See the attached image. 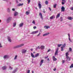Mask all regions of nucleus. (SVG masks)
<instances>
[{"label": "nucleus", "instance_id": "nucleus-1", "mask_svg": "<svg viewBox=\"0 0 73 73\" xmlns=\"http://www.w3.org/2000/svg\"><path fill=\"white\" fill-rule=\"evenodd\" d=\"M12 17H8L7 20V22L8 23H10L11 21V20H12Z\"/></svg>", "mask_w": 73, "mask_h": 73}, {"label": "nucleus", "instance_id": "nucleus-2", "mask_svg": "<svg viewBox=\"0 0 73 73\" xmlns=\"http://www.w3.org/2000/svg\"><path fill=\"white\" fill-rule=\"evenodd\" d=\"M3 58L5 60V59H8L9 58V56L8 55H5L3 56Z\"/></svg>", "mask_w": 73, "mask_h": 73}, {"label": "nucleus", "instance_id": "nucleus-3", "mask_svg": "<svg viewBox=\"0 0 73 73\" xmlns=\"http://www.w3.org/2000/svg\"><path fill=\"white\" fill-rule=\"evenodd\" d=\"M58 48H57L55 52L54 56H57L58 55Z\"/></svg>", "mask_w": 73, "mask_h": 73}, {"label": "nucleus", "instance_id": "nucleus-4", "mask_svg": "<svg viewBox=\"0 0 73 73\" xmlns=\"http://www.w3.org/2000/svg\"><path fill=\"white\" fill-rule=\"evenodd\" d=\"M7 39L9 42H12V40L11 38V37L9 36H7Z\"/></svg>", "mask_w": 73, "mask_h": 73}, {"label": "nucleus", "instance_id": "nucleus-5", "mask_svg": "<svg viewBox=\"0 0 73 73\" xmlns=\"http://www.w3.org/2000/svg\"><path fill=\"white\" fill-rule=\"evenodd\" d=\"M7 67L6 66H3L2 68V70H6V69H7Z\"/></svg>", "mask_w": 73, "mask_h": 73}, {"label": "nucleus", "instance_id": "nucleus-6", "mask_svg": "<svg viewBox=\"0 0 73 73\" xmlns=\"http://www.w3.org/2000/svg\"><path fill=\"white\" fill-rule=\"evenodd\" d=\"M38 7L39 8V9H41V2H40V1H39L38 2Z\"/></svg>", "mask_w": 73, "mask_h": 73}, {"label": "nucleus", "instance_id": "nucleus-7", "mask_svg": "<svg viewBox=\"0 0 73 73\" xmlns=\"http://www.w3.org/2000/svg\"><path fill=\"white\" fill-rule=\"evenodd\" d=\"M27 52V50H25V49H23L22 50V53H25Z\"/></svg>", "mask_w": 73, "mask_h": 73}, {"label": "nucleus", "instance_id": "nucleus-8", "mask_svg": "<svg viewBox=\"0 0 73 73\" xmlns=\"http://www.w3.org/2000/svg\"><path fill=\"white\" fill-rule=\"evenodd\" d=\"M7 10L8 13H11V9L10 8H7Z\"/></svg>", "mask_w": 73, "mask_h": 73}, {"label": "nucleus", "instance_id": "nucleus-9", "mask_svg": "<svg viewBox=\"0 0 73 73\" xmlns=\"http://www.w3.org/2000/svg\"><path fill=\"white\" fill-rule=\"evenodd\" d=\"M38 32V31H34V32H32L31 33V34H32V35H35V34L37 33Z\"/></svg>", "mask_w": 73, "mask_h": 73}, {"label": "nucleus", "instance_id": "nucleus-10", "mask_svg": "<svg viewBox=\"0 0 73 73\" xmlns=\"http://www.w3.org/2000/svg\"><path fill=\"white\" fill-rule=\"evenodd\" d=\"M18 68H16L14 71H13L12 73H15L17 71V69Z\"/></svg>", "mask_w": 73, "mask_h": 73}, {"label": "nucleus", "instance_id": "nucleus-11", "mask_svg": "<svg viewBox=\"0 0 73 73\" xmlns=\"http://www.w3.org/2000/svg\"><path fill=\"white\" fill-rule=\"evenodd\" d=\"M61 9L62 12H64L65 11V7H64V6H62L61 8Z\"/></svg>", "mask_w": 73, "mask_h": 73}, {"label": "nucleus", "instance_id": "nucleus-12", "mask_svg": "<svg viewBox=\"0 0 73 73\" xmlns=\"http://www.w3.org/2000/svg\"><path fill=\"white\" fill-rule=\"evenodd\" d=\"M43 62H44V60L42 59L40 61V66H41V65H42V63H43Z\"/></svg>", "mask_w": 73, "mask_h": 73}, {"label": "nucleus", "instance_id": "nucleus-13", "mask_svg": "<svg viewBox=\"0 0 73 73\" xmlns=\"http://www.w3.org/2000/svg\"><path fill=\"white\" fill-rule=\"evenodd\" d=\"M40 49L42 50L44 49H45V46H41L40 47Z\"/></svg>", "mask_w": 73, "mask_h": 73}, {"label": "nucleus", "instance_id": "nucleus-14", "mask_svg": "<svg viewBox=\"0 0 73 73\" xmlns=\"http://www.w3.org/2000/svg\"><path fill=\"white\" fill-rule=\"evenodd\" d=\"M68 39L69 40L70 42H72V40H70V34L68 33Z\"/></svg>", "mask_w": 73, "mask_h": 73}, {"label": "nucleus", "instance_id": "nucleus-15", "mask_svg": "<svg viewBox=\"0 0 73 73\" xmlns=\"http://www.w3.org/2000/svg\"><path fill=\"white\" fill-rule=\"evenodd\" d=\"M68 39L69 40L70 42H72V40H70V34L68 33Z\"/></svg>", "mask_w": 73, "mask_h": 73}, {"label": "nucleus", "instance_id": "nucleus-16", "mask_svg": "<svg viewBox=\"0 0 73 73\" xmlns=\"http://www.w3.org/2000/svg\"><path fill=\"white\" fill-rule=\"evenodd\" d=\"M18 12L16 11H15L14 13V16H16L18 15Z\"/></svg>", "mask_w": 73, "mask_h": 73}, {"label": "nucleus", "instance_id": "nucleus-17", "mask_svg": "<svg viewBox=\"0 0 73 73\" xmlns=\"http://www.w3.org/2000/svg\"><path fill=\"white\" fill-rule=\"evenodd\" d=\"M49 34V33H46L45 34H44V35H43V36H47Z\"/></svg>", "mask_w": 73, "mask_h": 73}, {"label": "nucleus", "instance_id": "nucleus-18", "mask_svg": "<svg viewBox=\"0 0 73 73\" xmlns=\"http://www.w3.org/2000/svg\"><path fill=\"white\" fill-rule=\"evenodd\" d=\"M55 17V16H54V15H53L50 17V19H51V20H52L53 19H54Z\"/></svg>", "mask_w": 73, "mask_h": 73}, {"label": "nucleus", "instance_id": "nucleus-19", "mask_svg": "<svg viewBox=\"0 0 73 73\" xmlns=\"http://www.w3.org/2000/svg\"><path fill=\"white\" fill-rule=\"evenodd\" d=\"M39 15L40 16V18L42 19H42H43L42 15V14L40 12L39 13Z\"/></svg>", "mask_w": 73, "mask_h": 73}, {"label": "nucleus", "instance_id": "nucleus-20", "mask_svg": "<svg viewBox=\"0 0 73 73\" xmlns=\"http://www.w3.org/2000/svg\"><path fill=\"white\" fill-rule=\"evenodd\" d=\"M67 60L70 61V57H69V56H67L66 57Z\"/></svg>", "mask_w": 73, "mask_h": 73}, {"label": "nucleus", "instance_id": "nucleus-21", "mask_svg": "<svg viewBox=\"0 0 73 73\" xmlns=\"http://www.w3.org/2000/svg\"><path fill=\"white\" fill-rule=\"evenodd\" d=\"M53 61H56V60H57V59H56V58H55V57L54 56H53Z\"/></svg>", "mask_w": 73, "mask_h": 73}, {"label": "nucleus", "instance_id": "nucleus-22", "mask_svg": "<svg viewBox=\"0 0 73 73\" xmlns=\"http://www.w3.org/2000/svg\"><path fill=\"white\" fill-rule=\"evenodd\" d=\"M24 25V23H21L19 24V27H22L23 26V25Z\"/></svg>", "mask_w": 73, "mask_h": 73}, {"label": "nucleus", "instance_id": "nucleus-23", "mask_svg": "<svg viewBox=\"0 0 73 73\" xmlns=\"http://www.w3.org/2000/svg\"><path fill=\"white\" fill-rule=\"evenodd\" d=\"M16 22L14 23L13 24V27H16Z\"/></svg>", "mask_w": 73, "mask_h": 73}, {"label": "nucleus", "instance_id": "nucleus-24", "mask_svg": "<svg viewBox=\"0 0 73 73\" xmlns=\"http://www.w3.org/2000/svg\"><path fill=\"white\" fill-rule=\"evenodd\" d=\"M39 56V54L37 53L34 56V58H35L36 57H38Z\"/></svg>", "mask_w": 73, "mask_h": 73}, {"label": "nucleus", "instance_id": "nucleus-25", "mask_svg": "<svg viewBox=\"0 0 73 73\" xmlns=\"http://www.w3.org/2000/svg\"><path fill=\"white\" fill-rule=\"evenodd\" d=\"M60 13H59L58 14L57 16L56 17V18L57 19L58 17H60Z\"/></svg>", "mask_w": 73, "mask_h": 73}, {"label": "nucleus", "instance_id": "nucleus-26", "mask_svg": "<svg viewBox=\"0 0 73 73\" xmlns=\"http://www.w3.org/2000/svg\"><path fill=\"white\" fill-rule=\"evenodd\" d=\"M68 20H72L73 19V18L71 17H68Z\"/></svg>", "mask_w": 73, "mask_h": 73}, {"label": "nucleus", "instance_id": "nucleus-27", "mask_svg": "<svg viewBox=\"0 0 73 73\" xmlns=\"http://www.w3.org/2000/svg\"><path fill=\"white\" fill-rule=\"evenodd\" d=\"M17 55H16L15 56L14 58V60H17Z\"/></svg>", "mask_w": 73, "mask_h": 73}, {"label": "nucleus", "instance_id": "nucleus-28", "mask_svg": "<svg viewBox=\"0 0 73 73\" xmlns=\"http://www.w3.org/2000/svg\"><path fill=\"white\" fill-rule=\"evenodd\" d=\"M19 48V46H14L13 47V49H16L17 48Z\"/></svg>", "mask_w": 73, "mask_h": 73}, {"label": "nucleus", "instance_id": "nucleus-29", "mask_svg": "<svg viewBox=\"0 0 73 73\" xmlns=\"http://www.w3.org/2000/svg\"><path fill=\"white\" fill-rule=\"evenodd\" d=\"M31 56L33 58H35V56H34V55H33V54L32 53H31Z\"/></svg>", "mask_w": 73, "mask_h": 73}, {"label": "nucleus", "instance_id": "nucleus-30", "mask_svg": "<svg viewBox=\"0 0 73 73\" xmlns=\"http://www.w3.org/2000/svg\"><path fill=\"white\" fill-rule=\"evenodd\" d=\"M24 45V44H21L19 45V47H21V46H23Z\"/></svg>", "mask_w": 73, "mask_h": 73}, {"label": "nucleus", "instance_id": "nucleus-31", "mask_svg": "<svg viewBox=\"0 0 73 73\" xmlns=\"http://www.w3.org/2000/svg\"><path fill=\"white\" fill-rule=\"evenodd\" d=\"M29 14V12L26 11V15H28Z\"/></svg>", "mask_w": 73, "mask_h": 73}, {"label": "nucleus", "instance_id": "nucleus-32", "mask_svg": "<svg viewBox=\"0 0 73 73\" xmlns=\"http://www.w3.org/2000/svg\"><path fill=\"white\" fill-rule=\"evenodd\" d=\"M68 54H69L68 53V52H66V57H68Z\"/></svg>", "mask_w": 73, "mask_h": 73}, {"label": "nucleus", "instance_id": "nucleus-33", "mask_svg": "<svg viewBox=\"0 0 73 73\" xmlns=\"http://www.w3.org/2000/svg\"><path fill=\"white\" fill-rule=\"evenodd\" d=\"M23 3H19V6H23Z\"/></svg>", "mask_w": 73, "mask_h": 73}, {"label": "nucleus", "instance_id": "nucleus-34", "mask_svg": "<svg viewBox=\"0 0 73 73\" xmlns=\"http://www.w3.org/2000/svg\"><path fill=\"white\" fill-rule=\"evenodd\" d=\"M61 51H64V48H63V47L62 46L61 47Z\"/></svg>", "mask_w": 73, "mask_h": 73}, {"label": "nucleus", "instance_id": "nucleus-35", "mask_svg": "<svg viewBox=\"0 0 73 73\" xmlns=\"http://www.w3.org/2000/svg\"><path fill=\"white\" fill-rule=\"evenodd\" d=\"M27 1L28 2L27 4H29L30 3V2H31V0H27Z\"/></svg>", "mask_w": 73, "mask_h": 73}, {"label": "nucleus", "instance_id": "nucleus-36", "mask_svg": "<svg viewBox=\"0 0 73 73\" xmlns=\"http://www.w3.org/2000/svg\"><path fill=\"white\" fill-rule=\"evenodd\" d=\"M65 46H66V44H65V43H64L63 45V48H65Z\"/></svg>", "mask_w": 73, "mask_h": 73}, {"label": "nucleus", "instance_id": "nucleus-37", "mask_svg": "<svg viewBox=\"0 0 73 73\" xmlns=\"http://www.w3.org/2000/svg\"><path fill=\"white\" fill-rule=\"evenodd\" d=\"M56 6H57V4H55V5H53V7H54V8H56Z\"/></svg>", "mask_w": 73, "mask_h": 73}, {"label": "nucleus", "instance_id": "nucleus-38", "mask_svg": "<svg viewBox=\"0 0 73 73\" xmlns=\"http://www.w3.org/2000/svg\"><path fill=\"white\" fill-rule=\"evenodd\" d=\"M61 45H62V44H58V47H60L61 46Z\"/></svg>", "mask_w": 73, "mask_h": 73}, {"label": "nucleus", "instance_id": "nucleus-39", "mask_svg": "<svg viewBox=\"0 0 73 73\" xmlns=\"http://www.w3.org/2000/svg\"><path fill=\"white\" fill-rule=\"evenodd\" d=\"M45 3L46 4V5L48 4V1H46L45 2Z\"/></svg>", "mask_w": 73, "mask_h": 73}, {"label": "nucleus", "instance_id": "nucleus-40", "mask_svg": "<svg viewBox=\"0 0 73 73\" xmlns=\"http://www.w3.org/2000/svg\"><path fill=\"white\" fill-rule=\"evenodd\" d=\"M73 68V64H72L70 66V68Z\"/></svg>", "mask_w": 73, "mask_h": 73}, {"label": "nucleus", "instance_id": "nucleus-41", "mask_svg": "<svg viewBox=\"0 0 73 73\" xmlns=\"http://www.w3.org/2000/svg\"><path fill=\"white\" fill-rule=\"evenodd\" d=\"M9 69H10L11 70H12L13 69V67H11V66H9Z\"/></svg>", "mask_w": 73, "mask_h": 73}, {"label": "nucleus", "instance_id": "nucleus-42", "mask_svg": "<svg viewBox=\"0 0 73 73\" xmlns=\"http://www.w3.org/2000/svg\"><path fill=\"white\" fill-rule=\"evenodd\" d=\"M62 20H63L62 17H60V21H62Z\"/></svg>", "mask_w": 73, "mask_h": 73}, {"label": "nucleus", "instance_id": "nucleus-43", "mask_svg": "<svg viewBox=\"0 0 73 73\" xmlns=\"http://www.w3.org/2000/svg\"><path fill=\"white\" fill-rule=\"evenodd\" d=\"M69 50L70 51V52H71V51H72V48H69Z\"/></svg>", "mask_w": 73, "mask_h": 73}, {"label": "nucleus", "instance_id": "nucleus-44", "mask_svg": "<svg viewBox=\"0 0 73 73\" xmlns=\"http://www.w3.org/2000/svg\"><path fill=\"white\" fill-rule=\"evenodd\" d=\"M40 35H41V33H39L38 34V35H37V37H38V36H40Z\"/></svg>", "mask_w": 73, "mask_h": 73}, {"label": "nucleus", "instance_id": "nucleus-45", "mask_svg": "<svg viewBox=\"0 0 73 73\" xmlns=\"http://www.w3.org/2000/svg\"><path fill=\"white\" fill-rule=\"evenodd\" d=\"M50 28V27L49 26H46V29H48V28Z\"/></svg>", "mask_w": 73, "mask_h": 73}, {"label": "nucleus", "instance_id": "nucleus-46", "mask_svg": "<svg viewBox=\"0 0 73 73\" xmlns=\"http://www.w3.org/2000/svg\"><path fill=\"white\" fill-rule=\"evenodd\" d=\"M16 2L17 4H18V3H19V2L18 1V0H16Z\"/></svg>", "mask_w": 73, "mask_h": 73}, {"label": "nucleus", "instance_id": "nucleus-47", "mask_svg": "<svg viewBox=\"0 0 73 73\" xmlns=\"http://www.w3.org/2000/svg\"><path fill=\"white\" fill-rule=\"evenodd\" d=\"M32 23L34 24H35V21H33L32 22Z\"/></svg>", "mask_w": 73, "mask_h": 73}, {"label": "nucleus", "instance_id": "nucleus-48", "mask_svg": "<svg viewBox=\"0 0 73 73\" xmlns=\"http://www.w3.org/2000/svg\"><path fill=\"white\" fill-rule=\"evenodd\" d=\"M0 48H2V45H1V43H0Z\"/></svg>", "mask_w": 73, "mask_h": 73}, {"label": "nucleus", "instance_id": "nucleus-49", "mask_svg": "<svg viewBox=\"0 0 73 73\" xmlns=\"http://www.w3.org/2000/svg\"><path fill=\"white\" fill-rule=\"evenodd\" d=\"M51 50L50 49H49L48 50V51H47V52H50V51Z\"/></svg>", "mask_w": 73, "mask_h": 73}, {"label": "nucleus", "instance_id": "nucleus-50", "mask_svg": "<svg viewBox=\"0 0 73 73\" xmlns=\"http://www.w3.org/2000/svg\"><path fill=\"white\" fill-rule=\"evenodd\" d=\"M62 64H64V62H65V60H62Z\"/></svg>", "mask_w": 73, "mask_h": 73}, {"label": "nucleus", "instance_id": "nucleus-51", "mask_svg": "<svg viewBox=\"0 0 73 73\" xmlns=\"http://www.w3.org/2000/svg\"><path fill=\"white\" fill-rule=\"evenodd\" d=\"M12 11H15V9L14 8L12 9Z\"/></svg>", "mask_w": 73, "mask_h": 73}, {"label": "nucleus", "instance_id": "nucleus-52", "mask_svg": "<svg viewBox=\"0 0 73 73\" xmlns=\"http://www.w3.org/2000/svg\"><path fill=\"white\" fill-rule=\"evenodd\" d=\"M64 2H62V5H64V4H65V3H64Z\"/></svg>", "mask_w": 73, "mask_h": 73}, {"label": "nucleus", "instance_id": "nucleus-53", "mask_svg": "<svg viewBox=\"0 0 73 73\" xmlns=\"http://www.w3.org/2000/svg\"><path fill=\"white\" fill-rule=\"evenodd\" d=\"M3 1H6V2H8V0H2Z\"/></svg>", "mask_w": 73, "mask_h": 73}, {"label": "nucleus", "instance_id": "nucleus-54", "mask_svg": "<svg viewBox=\"0 0 73 73\" xmlns=\"http://www.w3.org/2000/svg\"><path fill=\"white\" fill-rule=\"evenodd\" d=\"M45 9H43V12L44 13H45V11H44Z\"/></svg>", "mask_w": 73, "mask_h": 73}, {"label": "nucleus", "instance_id": "nucleus-55", "mask_svg": "<svg viewBox=\"0 0 73 73\" xmlns=\"http://www.w3.org/2000/svg\"><path fill=\"white\" fill-rule=\"evenodd\" d=\"M36 27H35V26H34L33 27V28L34 29H36Z\"/></svg>", "mask_w": 73, "mask_h": 73}, {"label": "nucleus", "instance_id": "nucleus-56", "mask_svg": "<svg viewBox=\"0 0 73 73\" xmlns=\"http://www.w3.org/2000/svg\"><path fill=\"white\" fill-rule=\"evenodd\" d=\"M48 9H50V11H52V9H50V7H49Z\"/></svg>", "mask_w": 73, "mask_h": 73}, {"label": "nucleus", "instance_id": "nucleus-57", "mask_svg": "<svg viewBox=\"0 0 73 73\" xmlns=\"http://www.w3.org/2000/svg\"><path fill=\"white\" fill-rule=\"evenodd\" d=\"M44 28H45V29H46V26H45L44 27Z\"/></svg>", "mask_w": 73, "mask_h": 73}, {"label": "nucleus", "instance_id": "nucleus-58", "mask_svg": "<svg viewBox=\"0 0 73 73\" xmlns=\"http://www.w3.org/2000/svg\"><path fill=\"white\" fill-rule=\"evenodd\" d=\"M48 58V56H46L45 57V58L46 59V58Z\"/></svg>", "mask_w": 73, "mask_h": 73}, {"label": "nucleus", "instance_id": "nucleus-59", "mask_svg": "<svg viewBox=\"0 0 73 73\" xmlns=\"http://www.w3.org/2000/svg\"><path fill=\"white\" fill-rule=\"evenodd\" d=\"M37 48H38V49H40V46H38Z\"/></svg>", "mask_w": 73, "mask_h": 73}, {"label": "nucleus", "instance_id": "nucleus-60", "mask_svg": "<svg viewBox=\"0 0 73 73\" xmlns=\"http://www.w3.org/2000/svg\"><path fill=\"white\" fill-rule=\"evenodd\" d=\"M71 10H73V7L71 8Z\"/></svg>", "mask_w": 73, "mask_h": 73}, {"label": "nucleus", "instance_id": "nucleus-61", "mask_svg": "<svg viewBox=\"0 0 73 73\" xmlns=\"http://www.w3.org/2000/svg\"><path fill=\"white\" fill-rule=\"evenodd\" d=\"M47 60L48 61H50V60H49V58H47Z\"/></svg>", "mask_w": 73, "mask_h": 73}, {"label": "nucleus", "instance_id": "nucleus-62", "mask_svg": "<svg viewBox=\"0 0 73 73\" xmlns=\"http://www.w3.org/2000/svg\"><path fill=\"white\" fill-rule=\"evenodd\" d=\"M38 49V48H37H37H36V50H37Z\"/></svg>", "mask_w": 73, "mask_h": 73}, {"label": "nucleus", "instance_id": "nucleus-63", "mask_svg": "<svg viewBox=\"0 0 73 73\" xmlns=\"http://www.w3.org/2000/svg\"><path fill=\"white\" fill-rule=\"evenodd\" d=\"M56 70V69H54V71H55Z\"/></svg>", "mask_w": 73, "mask_h": 73}, {"label": "nucleus", "instance_id": "nucleus-64", "mask_svg": "<svg viewBox=\"0 0 73 73\" xmlns=\"http://www.w3.org/2000/svg\"><path fill=\"white\" fill-rule=\"evenodd\" d=\"M31 50L32 51H33V49H31Z\"/></svg>", "mask_w": 73, "mask_h": 73}]
</instances>
